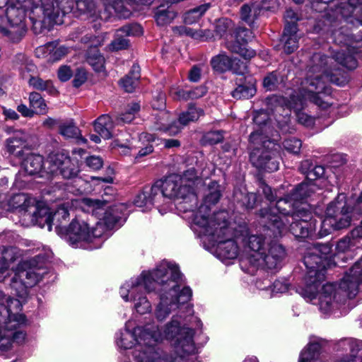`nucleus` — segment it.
Masks as SVG:
<instances>
[{
	"label": "nucleus",
	"instance_id": "f257e3e1",
	"mask_svg": "<svg viewBox=\"0 0 362 362\" xmlns=\"http://www.w3.org/2000/svg\"><path fill=\"white\" fill-rule=\"evenodd\" d=\"M331 246L315 244L309 248L304 257L306 274L304 286L296 291L306 300L317 303L320 312L325 315L337 313L348 298H354L362 283V258L346 272L339 284H322L326 269L331 266Z\"/></svg>",
	"mask_w": 362,
	"mask_h": 362
},
{
	"label": "nucleus",
	"instance_id": "f03ea898",
	"mask_svg": "<svg viewBox=\"0 0 362 362\" xmlns=\"http://www.w3.org/2000/svg\"><path fill=\"white\" fill-rule=\"evenodd\" d=\"M182 276L178 267L163 261L152 272H143L140 276L132 279L120 288V296L127 302L133 300L134 308L140 315L151 311V304L141 292L145 288L148 292L157 291L160 301L156 307L155 316L158 321L165 320L177 309H187L189 314L192 311L187 303L192 292L189 287H180Z\"/></svg>",
	"mask_w": 362,
	"mask_h": 362
},
{
	"label": "nucleus",
	"instance_id": "7ed1b4c3",
	"mask_svg": "<svg viewBox=\"0 0 362 362\" xmlns=\"http://www.w3.org/2000/svg\"><path fill=\"white\" fill-rule=\"evenodd\" d=\"M323 61V57L319 54H315L311 57L308 66L307 76L302 81L298 90H288L285 96L274 95L269 98V103L274 105L272 110L280 113L281 109L287 107L288 111L294 109L296 112L298 122L305 126L312 127L315 124V118L301 112L305 101L310 100L322 109H327L332 104L331 90L327 85L328 81L341 85L339 78L332 73L327 71V69L318 65Z\"/></svg>",
	"mask_w": 362,
	"mask_h": 362
},
{
	"label": "nucleus",
	"instance_id": "20e7f679",
	"mask_svg": "<svg viewBox=\"0 0 362 362\" xmlns=\"http://www.w3.org/2000/svg\"><path fill=\"white\" fill-rule=\"evenodd\" d=\"M315 189L312 182L298 185L289 195L277 200L275 206L260 210L262 222L276 236L289 230L296 237H308L315 229V224L312 222L311 206L304 200Z\"/></svg>",
	"mask_w": 362,
	"mask_h": 362
},
{
	"label": "nucleus",
	"instance_id": "39448f33",
	"mask_svg": "<svg viewBox=\"0 0 362 362\" xmlns=\"http://www.w3.org/2000/svg\"><path fill=\"white\" fill-rule=\"evenodd\" d=\"M240 236L238 237L243 244L246 255L241 260V267L249 264L254 269L276 268L286 256L284 247L278 243L271 240L263 234H248L244 228L240 231Z\"/></svg>",
	"mask_w": 362,
	"mask_h": 362
},
{
	"label": "nucleus",
	"instance_id": "423d86ee",
	"mask_svg": "<svg viewBox=\"0 0 362 362\" xmlns=\"http://www.w3.org/2000/svg\"><path fill=\"white\" fill-rule=\"evenodd\" d=\"M216 220L221 221L216 226L207 227L208 221L203 216H197L195 219L194 232L200 238L208 241L214 249L217 257L222 261L235 259L239 252L238 243L241 242L238 237L240 233L237 232L235 235L232 228L228 226L227 212H220L215 216Z\"/></svg>",
	"mask_w": 362,
	"mask_h": 362
},
{
	"label": "nucleus",
	"instance_id": "0eeeda50",
	"mask_svg": "<svg viewBox=\"0 0 362 362\" xmlns=\"http://www.w3.org/2000/svg\"><path fill=\"white\" fill-rule=\"evenodd\" d=\"M182 199L179 203L180 209L185 212L193 211L197 203V197L190 186L184 185L180 175L174 174L164 180H158L151 188H146L139 194L134 204L139 207L158 203L162 198Z\"/></svg>",
	"mask_w": 362,
	"mask_h": 362
},
{
	"label": "nucleus",
	"instance_id": "6e6552de",
	"mask_svg": "<svg viewBox=\"0 0 362 362\" xmlns=\"http://www.w3.org/2000/svg\"><path fill=\"white\" fill-rule=\"evenodd\" d=\"M33 7L32 0H0V31L19 41L26 33L25 11Z\"/></svg>",
	"mask_w": 362,
	"mask_h": 362
},
{
	"label": "nucleus",
	"instance_id": "1a4fd4ad",
	"mask_svg": "<svg viewBox=\"0 0 362 362\" xmlns=\"http://www.w3.org/2000/svg\"><path fill=\"white\" fill-rule=\"evenodd\" d=\"M147 325H149L148 336L152 346L157 347L156 343L167 339L174 341L177 351L182 356L194 353L193 329L185 327H180V322L175 317H173L162 329L155 324H147Z\"/></svg>",
	"mask_w": 362,
	"mask_h": 362
},
{
	"label": "nucleus",
	"instance_id": "9d476101",
	"mask_svg": "<svg viewBox=\"0 0 362 362\" xmlns=\"http://www.w3.org/2000/svg\"><path fill=\"white\" fill-rule=\"evenodd\" d=\"M360 33H362V30H360ZM332 35L334 42L336 44L344 45L349 54L346 55L344 49L336 51L332 57H327L318 53L323 57V61L319 62L318 65H321L323 69H327L329 73H332V70L337 69V64H341L349 69L356 68L357 61L354 54L356 52L358 48L362 47V34L356 37L354 36V34L350 35L347 30L341 28L339 30H333Z\"/></svg>",
	"mask_w": 362,
	"mask_h": 362
},
{
	"label": "nucleus",
	"instance_id": "9b49d317",
	"mask_svg": "<svg viewBox=\"0 0 362 362\" xmlns=\"http://www.w3.org/2000/svg\"><path fill=\"white\" fill-rule=\"evenodd\" d=\"M0 203L2 204L3 214L4 211L18 210L25 219L41 228L47 226L48 230L51 231V216L48 208L37 205L36 200L29 195L18 193L11 197L6 203Z\"/></svg>",
	"mask_w": 362,
	"mask_h": 362
},
{
	"label": "nucleus",
	"instance_id": "f8f14e48",
	"mask_svg": "<svg viewBox=\"0 0 362 362\" xmlns=\"http://www.w3.org/2000/svg\"><path fill=\"white\" fill-rule=\"evenodd\" d=\"M149 325L138 326L132 330L130 329V322L125 324V327L116 334V344L121 350H127L134 348L132 352L133 357L135 359V355L140 354L143 355L148 352L146 355L153 354L158 350H162L158 347L151 346L150 337L148 336Z\"/></svg>",
	"mask_w": 362,
	"mask_h": 362
},
{
	"label": "nucleus",
	"instance_id": "ddd939ff",
	"mask_svg": "<svg viewBox=\"0 0 362 362\" xmlns=\"http://www.w3.org/2000/svg\"><path fill=\"white\" fill-rule=\"evenodd\" d=\"M47 274V269L38 264L33 258L21 262L11 280V287L16 295L24 300L28 294V288L35 286Z\"/></svg>",
	"mask_w": 362,
	"mask_h": 362
},
{
	"label": "nucleus",
	"instance_id": "4468645a",
	"mask_svg": "<svg viewBox=\"0 0 362 362\" xmlns=\"http://www.w3.org/2000/svg\"><path fill=\"white\" fill-rule=\"evenodd\" d=\"M274 144L262 136V132L255 131L250 135V148L252 150L250 159L257 168L267 172H274L279 169V162L274 158L275 152L272 150Z\"/></svg>",
	"mask_w": 362,
	"mask_h": 362
},
{
	"label": "nucleus",
	"instance_id": "2eb2a0df",
	"mask_svg": "<svg viewBox=\"0 0 362 362\" xmlns=\"http://www.w3.org/2000/svg\"><path fill=\"white\" fill-rule=\"evenodd\" d=\"M351 211L346 206L344 194H339L327 208L325 217L322 221L320 236H326L332 230H341L349 227L351 222Z\"/></svg>",
	"mask_w": 362,
	"mask_h": 362
},
{
	"label": "nucleus",
	"instance_id": "dca6fc26",
	"mask_svg": "<svg viewBox=\"0 0 362 362\" xmlns=\"http://www.w3.org/2000/svg\"><path fill=\"white\" fill-rule=\"evenodd\" d=\"M152 106L153 108L161 110L157 115L156 123L158 127H156V129L168 132L170 135H176L180 132L183 127L187 125L189 122L198 120L204 115L202 109L196 107L194 105H189L186 111L180 115L177 122L170 124V114L163 110L165 107L163 98L161 99V103L158 107L154 103H153Z\"/></svg>",
	"mask_w": 362,
	"mask_h": 362
},
{
	"label": "nucleus",
	"instance_id": "f3484780",
	"mask_svg": "<svg viewBox=\"0 0 362 362\" xmlns=\"http://www.w3.org/2000/svg\"><path fill=\"white\" fill-rule=\"evenodd\" d=\"M64 238L73 247H78L82 242H93L104 235V228L101 223H97L95 227L90 228L84 221L74 220L67 228L62 232Z\"/></svg>",
	"mask_w": 362,
	"mask_h": 362
},
{
	"label": "nucleus",
	"instance_id": "a211bd4d",
	"mask_svg": "<svg viewBox=\"0 0 362 362\" xmlns=\"http://www.w3.org/2000/svg\"><path fill=\"white\" fill-rule=\"evenodd\" d=\"M22 304L20 300L6 296L0 291V325L18 329L25 324V317L19 312Z\"/></svg>",
	"mask_w": 362,
	"mask_h": 362
},
{
	"label": "nucleus",
	"instance_id": "6ab92c4d",
	"mask_svg": "<svg viewBox=\"0 0 362 362\" xmlns=\"http://www.w3.org/2000/svg\"><path fill=\"white\" fill-rule=\"evenodd\" d=\"M221 197V191L219 185L217 182H211L209 185V191L204 197V203L197 209V204L194 206L193 211L192 212L191 218L192 219V228L194 230L195 226L194 219L197 216H203L204 218L208 221L207 227L216 226L218 223H221V221L216 220L215 216L217 213L214 214L212 216L209 214V206L216 204ZM221 212H224L222 211Z\"/></svg>",
	"mask_w": 362,
	"mask_h": 362
},
{
	"label": "nucleus",
	"instance_id": "aec40b11",
	"mask_svg": "<svg viewBox=\"0 0 362 362\" xmlns=\"http://www.w3.org/2000/svg\"><path fill=\"white\" fill-rule=\"evenodd\" d=\"M45 168L47 173L52 175L60 174L66 179L76 177L78 172L70 158L61 153L49 155L45 161Z\"/></svg>",
	"mask_w": 362,
	"mask_h": 362
},
{
	"label": "nucleus",
	"instance_id": "412c9836",
	"mask_svg": "<svg viewBox=\"0 0 362 362\" xmlns=\"http://www.w3.org/2000/svg\"><path fill=\"white\" fill-rule=\"evenodd\" d=\"M254 37L252 33L247 28H238L235 31V40L227 42L226 47L232 52L239 54L244 59H251L255 52L248 49L247 43Z\"/></svg>",
	"mask_w": 362,
	"mask_h": 362
},
{
	"label": "nucleus",
	"instance_id": "4be33fe9",
	"mask_svg": "<svg viewBox=\"0 0 362 362\" xmlns=\"http://www.w3.org/2000/svg\"><path fill=\"white\" fill-rule=\"evenodd\" d=\"M143 33L142 28L139 24L126 25L116 31L115 39L108 45L110 51H119L127 49L129 42L126 36H138Z\"/></svg>",
	"mask_w": 362,
	"mask_h": 362
},
{
	"label": "nucleus",
	"instance_id": "5701e85b",
	"mask_svg": "<svg viewBox=\"0 0 362 362\" xmlns=\"http://www.w3.org/2000/svg\"><path fill=\"white\" fill-rule=\"evenodd\" d=\"M213 69L218 72H225L232 70L237 74L243 75L247 71V67L245 62H240L239 59H232L224 54H220L211 61Z\"/></svg>",
	"mask_w": 362,
	"mask_h": 362
},
{
	"label": "nucleus",
	"instance_id": "b1692460",
	"mask_svg": "<svg viewBox=\"0 0 362 362\" xmlns=\"http://www.w3.org/2000/svg\"><path fill=\"white\" fill-rule=\"evenodd\" d=\"M358 4H362V0H341L335 5L334 8H332L322 16L325 18L324 22L331 23L334 21H340L343 18H349L356 8Z\"/></svg>",
	"mask_w": 362,
	"mask_h": 362
},
{
	"label": "nucleus",
	"instance_id": "393cba45",
	"mask_svg": "<svg viewBox=\"0 0 362 362\" xmlns=\"http://www.w3.org/2000/svg\"><path fill=\"white\" fill-rule=\"evenodd\" d=\"M28 134L23 131L18 130L13 135L6 141V151L14 157L21 158L23 156V149L27 146Z\"/></svg>",
	"mask_w": 362,
	"mask_h": 362
},
{
	"label": "nucleus",
	"instance_id": "a878e982",
	"mask_svg": "<svg viewBox=\"0 0 362 362\" xmlns=\"http://www.w3.org/2000/svg\"><path fill=\"white\" fill-rule=\"evenodd\" d=\"M69 52V48L59 45L57 42H50L37 48L36 54L37 57H43L49 62H56L60 60Z\"/></svg>",
	"mask_w": 362,
	"mask_h": 362
},
{
	"label": "nucleus",
	"instance_id": "bb28decb",
	"mask_svg": "<svg viewBox=\"0 0 362 362\" xmlns=\"http://www.w3.org/2000/svg\"><path fill=\"white\" fill-rule=\"evenodd\" d=\"M21 255L20 251L13 247H0V282H4L9 275L8 267Z\"/></svg>",
	"mask_w": 362,
	"mask_h": 362
},
{
	"label": "nucleus",
	"instance_id": "cd10ccee",
	"mask_svg": "<svg viewBox=\"0 0 362 362\" xmlns=\"http://www.w3.org/2000/svg\"><path fill=\"white\" fill-rule=\"evenodd\" d=\"M25 336V333L18 329L0 325V349H9L13 341L21 342Z\"/></svg>",
	"mask_w": 362,
	"mask_h": 362
},
{
	"label": "nucleus",
	"instance_id": "c85d7f7f",
	"mask_svg": "<svg viewBox=\"0 0 362 362\" xmlns=\"http://www.w3.org/2000/svg\"><path fill=\"white\" fill-rule=\"evenodd\" d=\"M124 208L123 205H117L110 208L105 213L103 221H100L103 226L105 225L108 229H113L120 227L124 222V215L122 210ZM105 228V227H103Z\"/></svg>",
	"mask_w": 362,
	"mask_h": 362
},
{
	"label": "nucleus",
	"instance_id": "c756f323",
	"mask_svg": "<svg viewBox=\"0 0 362 362\" xmlns=\"http://www.w3.org/2000/svg\"><path fill=\"white\" fill-rule=\"evenodd\" d=\"M281 42L283 44V49L285 53L291 54L296 50L298 47L297 28L294 25L285 27L281 38Z\"/></svg>",
	"mask_w": 362,
	"mask_h": 362
},
{
	"label": "nucleus",
	"instance_id": "7c9ffc66",
	"mask_svg": "<svg viewBox=\"0 0 362 362\" xmlns=\"http://www.w3.org/2000/svg\"><path fill=\"white\" fill-rule=\"evenodd\" d=\"M182 177V182L184 185L190 186L192 192L194 193V186L202 184L204 179H206L209 176V172H206V170H203L200 172L194 168H191L185 170Z\"/></svg>",
	"mask_w": 362,
	"mask_h": 362
},
{
	"label": "nucleus",
	"instance_id": "2f4dec72",
	"mask_svg": "<svg viewBox=\"0 0 362 362\" xmlns=\"http://www.w3.org/2000/svg\"><path fill=\"white\" fill-rule=\"evenodd\" d=\"M45 166V163H43V158L40 155L30 154L22 163L23 171L19 173V176L23 173L32 175L38 173L42 170V167ZM44 169H46L44 168Z\"/></svg>",
	"mask_w": 362,
	"mask_h": 362
},
{
	"label": "nucleus",
	"instance_id": "473e14b6",
	"mask_svg": "<svg viewBox=\"0 0 362 362\" xmlns=\"http://www.w3.org/2000/svg\"><path fill=\"white\" fill-rule=\"evenodd\" d=\"M146 355L148 352L141 355L139 353L135 355V362H175L176 357L163 350H158Z\"/></svg>",
	"mask_w": 362,
	"mask_h": 362
},
{
	"label": "nucleus",
	"instance_id": "72a5a7b5",
	"mask_svg": "<svg viewBox=\"0 0 362 362\" xmlns=\"http://www.w3.org/2000/svg\"><path fill=\"white\" fill-rule=\"evenodd\" d=\"M95 131L103 139H109L113 136V123L107 115L99 117L94 123Z\"/></svg>",
	"mask_w": 362,
	"mask_h": 362
},
{
	"label": "nucleus",
	"instance_id": "f704fd0d",
	"mask_svg": "<svg viewBox=\"0 0 362 362\" xmlns=\"http://www.w3.org/2000/svg\"><path fill=\"white\" fill-rule=\"evenodd\" d=\"M140 78V68L138 65L134 64L130 72L122 78L119 84L126 92L132 93L134 90Z\"/></svg>",
	"mask_w": 362,
	"mask_h": 362
},
{
	"label": "nucleus",
	"instance_id": "c9c22d12",
	"mask_svg": "<svg viewBox=\"0 0 362 362\" xmlns=\"http://www.w3.org/2000/svg\"><path fill=\"white\" fill-rule=\"evenodd\" d=\"M175 34L180 35H187L195 40H206L213 37V34L209 30H193L186 26H177L173 28Z\"/></svg>",
	"mask_w": 362,
	"mask_h": 362
},
{
	"label": "nucleus",
	"instance_id": "e433bc0d",
	"mask_svg": "<svg viewBox=\"0 0 362 362\" xmlns=\"http://www.w3.org/2000/svg\"><path fill=\"white\" fill-rule=\"evenodd\" d=\"M176 12L170 6L164 4L160 5L155 13V19L160 26H165L170 24L176 17Z\"/></svg>",
	"mask_w": 362,
	"mask_h": 362
},
{
	"label": "nucleus",
	"instance_id": "4c0bfd02",
	"mask_svg": "<svg viewBox=\"0 0 362 362\" xmlns=\"http://www.w3.org/2000/svg\"><path fill=\"white\" fill-rule=\"evenodd\" d=\"M234 199L238 203L247 209H253L257 202V195L255 193H249L245 189H235L233 193Z\"/></svg>",
	"mask_w": 362,
	"mask_h": 362
},
{
	"label": "nucleus",
	"instance_id": "58836bf2",
	"mask_svg": "<svg viewBox=\"0 0 362 362\" xmlns=\"http://www.w3.org/2000/svg\"><path fill=\"white\" fill-rule=\"evenodd\" d=\"M59 133L65 138H76L78 143L86 144L87 140L81 136L79 129L73 122H66L59 127Z\"/></svg>",
	"mask_w": 362,
	"mask_h": 362
},
{
	"label": "nucleus",
	"instance_id": "ea45409f",
	"mask_svg": "<svg viewBox=\"0 0 362 362\" xmlns=\"http://www.w3.org/2000/svg\"><path fill=\"white\" fill-rule=\"evenodd\" d=\"M259 15L260 7L257 4V1L251 4H245L241 7V19L248 25H252Z\"/></svg>",
	"mask_w": 362,
	"mask_h": 362
},
{
	"label": "nucleus",
	"instance_id": "a19ab883",
	"mask_svg": "<svg viewBox=\"0 0 362 362\" xmlns=\"http://www.w3.org/2000/svg\"><path fill=\"white\" fill-rule=\"evenodd\" d=\"M49 214L51 216V228L52 224L55 225V229L57 233L61 234L64 230L62 226V220L66 221L69 216V214L66 207L64 205L58 208L55 213L52 215L49 209L48 208Z\"/></svg>",
	"mask_w": 362,
	"mask_h": 362
},
{
	"label": "nucleus",
	"instance_id": "79ce46f5",
	"mask_svg": "<svg viewBox=\"0 0 362 362\" xmlns=\"http://www.w3.org/2000/svg\"><path fill=\"white\" fill-rule=\"evenodd\" d=\"M30 107L35 111V114L45 115L48 107L42 96L37 92H31L28 96Z\"/></svg>",
	"mask_w": 362,
	"mask_h": 362
},
{
	"label": "nucleus",
	"instance_id": "37998d69",
	"mask_svg": "<svg viewBox=\"0 0 362 362\" xmlns=\"http://www.w3.org/2000/svg\"><path fill=\"white\" fill-rule=\"evenodd\" d=\"M141 105L139 103H132L127 105L124 112L117 116V122L120 123H130L134 119L136 116L140 111Z\"/></svg>",
	"mask_w": 362,
	"mask_h": 362
},
{
	"label": "nucleus",
	"instance_id": "c03bdc74",
	"mask_svg": "<svg viewBox=\"0 0 362 362\" xmlns=\"http://www.w3.org/2000/svg\"><path fill=\"white\" fill-rule=\"evenodd\" d=\"M28 84L35 89L47 91L49 94H54L57 90L50 80H43L38 76H30L28 78Z\"/></svg>",
	"mask_w": 362,
	"mask_h": 362
},
{
	"label": "nucleus",
	"instance_id": "a18cd8bd",
	"mask_svg": "<svg viewBox=\"0 0 362 362\" xmlns=\"http://www.w3.org/2000/svg\"><path fill=\"white\" fill-rule=\"evenodd\" d=\"M341 346L345 350H349L352 353V356L361 358L359 362H362V341L354 339H347L341 341Z\"/></svg>",
	"mask_w": 362,
	"mask_h": 362
},
{
	"label": "nucleus",
	"instance_id": "49530a36",
	"mask_svg": "<svg viewBox=\"0 0 362 362\" xmlns=\"http://www.w3.org/2000/svg\"><path fill=\"white\" fill-rule=\"evenodd\" d=\"M358 242L352 238L351 235H347L340 239L336 245V250L337 253H346L352 252L355 248L359 247Z\"/></svg>",
	"mask_w": 362,
	"mask_h": 362
},
{
	"label": "nucleus",
	"instance_id": "de8ad7c7",
	"mask_svg": "<svg viewBox=\"0 0 362 362\" xmlns=\"http://www.w3.org/2000/svg\"><path fill=\"white\" fill-rule=\"evenodd\" d=\"M156 137L153 134H148V133L141 134L139 135V141L142 144H145L146 142V143H148V144L146 145V146H145L144 148H142L139 151L138 155L136 157V158H137L138 157L146 156L150 154L151 153H152L153 151V146L150 144L156 141Z\"/></svg>",
	"mask_w": 362,
	"mask_h": 362
},
{
	"label": "nucleus",
	"instance_id": "09e8293b",
	"mask_svg": "<svg viewBox=\"0 0 362 362\" xmlns=\"http://www.w3.org/2000/svg\"><path fill=\"white\" fill-rule=\"evenodd\" d=\"M256 92L253 84L239 85L232 93V95L236 99H248L252 97Z\"/></svg>",
	"mask_w": 362,
	"mask_h": 362
},
{
	"label": "nucleus",
	"instance_id": "8fccbe9b",
	"mask_svg": "<svg viewBox=\"0 0 362 362\" xmlns=\"http://www.w3.org/2000/svg\"><path fill=\"white\" fill-rule=\"evenodd\" d=\"M208 8L209 6L207 5L204 4L189 11L185 14V23L187 24H193L196 23L206 11Z\"/></svg>",
	"mask_w": 362,
	"mask_h": 362
},
{
	"label": "nucleus",
	"instance_id": "3c124183",
	"mask_svg": "<svg viewBox=\"0 0 362 362\" xmlns=\"http://www.w3.org/2000/svg\"><path fill=\"white\" fill-rule=\"evenodd\" d=\"M87 61L95 71L100 72L103 71L105 59L98 50H95L92 55L88 56Z\"/></svg>",
	"mask_w": 362,
	"mask_h": 362
},
{
	"label": "nucleus",
	"instance_id": "603ef678",
	"mask_svg": "<svg viewBox=\"0 0 362 362\" xmlns=\"http://www.w3.org/2000/svg\"><path fill=\"white\" fill-rule=\"evenodd\" d=\"M279 83V74L276 71H273L264 77L263 86L267 90H274L277 88Z\"/></svg>",
	"mask_w": 362,
	"mask_h": 362
},
{
	"label": "nucleus",
	"instance_id": "864d4df0",
	"mask_svg": "<svg viewBox=\"0 0 362 362\" xmlns=\"http://www.w3.org/2000/svg\"><path fill=\"white\" fill-rule=\"evenodd\" d=\"M303 173L307 174V177L310 180L305 182H312L315 185V191L312 193L313 194L316 192L317 187L315 182H314L313 180L322 177L325 173V168L322 165H315L312 169L304 171Z\"/></svg>",
	"mask_w": 362,
	"mask_h": 362
},
{
	"label": "nucleus",
	"instance_id": "5fc2aeb1",
	"mask_svg": "<svg viewBox=\"0 0 362 362\" xmlns=\"http://www.w3.org/2000/svg\"><path fill=\"white\" fill-rule=\"evenodd\" d=\"M301 146V141L296 138H289L285 139L283 142L284 148L288 152L294 154L298 153L300 151Z\"/></svg>",
	"mask_w": 362,
	"mask_h": 362
},
{
	"label": "nucleus",
	"instance_id": "6e6d98bb",
	"mask_svg": "<svg viewBox=\"0 0 362 362\" xmlns=\"http://www.w3.org/2000/svg\"><path fill=\"white\" fill-rule=\"evenodd\" d=\"M285 27L294 25L297 28L296 23L299 20L297 13L292 9L288 8L284 14Z\"/></svg>",
	"mask_w": 362,
	"mask_h": 362
},
{
	"label": "nucleus",
	"instance_id": "4d7b16f0",
	"mask_svg": "<svg viewBox=\"0 0 362 362\" xmlns=\"http://www.w3.org/2000/svg\"><path fill=\"white\" fill-rule=\"evenodd\" d=\"M170 95L174 100H188V90H183L178 87H172L170 90Z\"/></svg>",
	"mask_w": 362,
	"mask_h": 362
},
{
	"label": "nucleus",
	"instance_id": "13d9d810",
	"mask_svg": "<svg viewBox=\"0 0 362 362\" xmlns=\"http://www.w3.org/2000/svg\"><path fill=\"white\" fill-rule=\"evenodd\" d=\"M87 80V73L83 69H78L74 75L73 85L76 88L80 87Z\"/></svg>",
	"mask_w": 362,
	"mask_h": 362
},
{
	"label": "nucleus",
	"instance_id": "bf43d9fd",
	"mask_svg": "<svg viewBox=\"0 0 362 362\" xmlns=\"http://www.w3.org/2000/svg\"><path fill=\"white\" fill-rule=\"evenodd\" d=\"M74 183L78 187L79 193H88L92 190V187L89 181L85 180L81 177H76L74 180Z\"/></svg>",
	"mask_w": 362,
	"mask_h": 362
},
{
	"label": "nucleus",
	"instance_id": "052dcab7",
	"mask_svg": "<svg viewBox=\"0 0 362 362\" xmlns=\"http://www.w3.org/2000/svg\"><path fill=\"white\" fill-rule=\"evenodd\" d=\"M86 165L94 170L100 169L103 165V159L99 156H91L86 158Z\"/></svg>",
	"mask_w": 362,
	"mask_h": 362
},
{
	"label": "nucleus",
	"instance_id": "680f3d73",
	"mask_svg": "<svg viewBox=\"0 0 362 362\" xmlns=\"http://www.w3.org/2000/svg\"><path fill=\"white\" fill-rule=\"evenodd\" d=\"M205 141L211 145H214L221 142L223 139L222 134L218 131H213L208 132L204 136Z\"/></svg>",
	"mask_w": 362,
	"mask_h": 362
},
{
	"label": "nucleus",
	"instance_id": "e2e57ef3",
	"mask_svg": "<svg viewBox=\"0 0 362 362\" xmlns=\"http://www.w3.org/2000/svg\"><path fill=\"white\" fill-rule=\"evenodd\" d=\"M57 75L61 81L65 82L69 80L73 76V71L70 66L64 65L59 68Z\"/></svg>",
	"mask_w": 362,
	"mask_h": 362
},
{
	"label": "nucleus",
	"instance_id": "0e129e2a",
	"mask_svg": "<svg viewBox=\"0 0 362 362\" xmlns=\"http://www.w3.org/2000/svg\"><path fill=\"white\" fill-rule=\"evenodd\" d=\"M289 284L285 280H276L271 284L272 293H285L288 291Z\"/></svg>",
	"mask_w": 362,
	"mask_h": 362
},
{
	"label": "nucleus",
	"instance_id": "69168bd1",
	"mask_svg": "<svg viewBox=\"0 0 362 362\" xmlns=\"http://www.w3.org/2000/svg\"><path fill=\"white\" fill-rule=\"evenodd\" d=\"M205 86H197L192 90H188V100H194L203 97L206 93Z\"/></svg>",
	"mask_w": 362,
	"mask_h": 362
},
{
	"label": "nucleus",
	"instance_id": "338daca9",
	"mask_svg": "<svg viewBox=\"0 0 362 362\" xmlns=\"http://www.w3.org/2000/svg\"><path fill=\"white\" fill-rule=\"evenodd\" d=\"M257 4L260 7V13L262 11L274 10L279 6L277 0H262L261 2L257 1Z\"/></svg>",
	"mask_w": 362,
	"mask_h": 362
},
{
	"label": "nucleus",
	"instance_id": "774afa93",
	"mask_svg": "<svg viewBox=\"0 0 362 362\" xmlns=\"http://www.w3.org/2000/svg\"><path fill=\"white\" fill-rule=\"evenodd\" d=\"M268 120V115L264 111H260L256 112L254 115L253 121L254 122L259 125V127L262 125H266V122Z\"/></svg>",
	"mask_w": 362,
	"mask_h": 362
}]
</instances>
